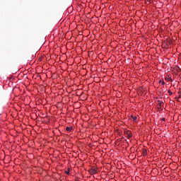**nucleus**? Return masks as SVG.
<instances>
[{
  "label": "nucleus",
  "mask_w": 181,
  "mask_h": 181,
  "mask_svg": "<svg viewBox=\"0 0 181 181\" xmlns=\"http://www.w3.org/2000/svg\"><path fill=\"white\" fill-rule=\"evenodd\" d=\"M147 154H148V151H146V149H144V150L143 151V156H146Z\"/></svg>",
  "instance_id": "nucleus-4"
},
{
  "label": "nucleus",
  "mask_w": 181,
  "mask_h": 181,
  "mask_svg": "<svg viewBox=\"0 0 181 181\" xmlns=\"http://www.w3.org/2000/svg\"><path fill=\"white\" fill-rule=\"evenodd\" d=\"M161 121H165V118H162V119H161Z\"/></svg>",
  "instance_id": "nucleus-11"
},
{
  "label": "nucleus",
  "mask_w": 181,
  "mask_h": 181,
  "mask_svg": "<svg viewBox=\"0 0 181 181\" xmlns=\"http://www.w3.org/2000/svg\"><path fill=\"white\" fill-rule=\"evenodd\" d=\"M90 175H95L97 173V168L95 167H92L89 170H88Z\"/></svg>",
  "instance_id": "nucleus-2"
},
{
  "label": "nucleus",
  "mask_w": 181,
  "mask_h": 181,
  "mask_svg": "<svg viewBox=\"0 0 181 181\" xmlns=\"http://www.w3.org/2000/svg\"><path fill=\"white\" fill-rule=\"evenodd\" d=\"M168 93L169 95H172L173 94V93H172V90H168Z\"/></svg>",
  "instance_id": "nucleus-8"
},
{
  "label": "nucleus",
  "mask_w": 181,
  "mask_h": 181,
  "mask_svg": "<svg viewBox=\"0 0 181 181\" xmlns=\"http://www.w3.org/2000/svg\"><path fill=\"white\" fill-rule=\"evenodd\" d=\"M161 84H162V86H163L165 84V81H162Z\"/></svg>",
  "instance_id": "nucleus-10"
},
{
  "label": "nucleus",
  "mask_w": 181,
  "mask_h": 181,
  "mask_svg": "<svg viewBox=\"0 0 181 181\" xmlns=\"http://www.w3.org/2000/svg\"><path fill=\"white\" fill-rule=\"evenodd\" d=\"M165 80H166L167 81H172V78H170V77L165 78Z\"/></svg>",
  "instance_id": "nucleus-7"
},
{
  "label": "nucleus",
  "mask_w": 181,
  "mask_h": 181,
  "mask_svg": "<svg viewBox=\"0 0 181 181\" xmlns=\"http://www.w3.org/2000/svg\"><path fill=\"white\" fill-rule=\"evenodd\" d=\"M158 104H159L160 107H162V105L163 104V102L159 101Z\"/></svg>",
  "instance_id": "nucleus-9"
},
{
  "label": "nucleus",
  "mask_w": 181,
  "mask_h": 181,
  "mask_svg": "<svg viewBox=\"0 0 181 181\" xmlns=\"http://www.w3.org/2000/svg\"><path fill=\"white\" fill-rule=\"evenodd\" d=\"M159 83H162V81H159Z\"/></svg>",
  "instance_id": "nucleus-12"
},
{
  "label": "nucleus",
  "mask_w": 181,
  "mask_h": 181,
  "mask_svg": "<svg viewBox=\"0 0 181 181\" xmlns=\"http://www.w3.org/2000/svg\"><path fill=\"white\" fill-rule=\"evenodd\" d=\"M124 136L129 139L130 138H132V132L129 130H125L124 132Z\"/></svg>",
  "instance_id": "nucleus-1"
},
{
  "label": "nucleus",
  "mask_w": 181,
  "mask_h": 181,
  "mask_svg": "<svg viewBox=\"0 0 181 181\" xmlns=\"http://www.w3.org/2000/svg\"><path fill=\"white\" fill-rule=\"evenodd\" d=\"M66 131H68V132H71L72 130H73V127H67L66 128Z\"/></svg>",
  "instance_id": "nucleus-3"
},
{
  "label": "nucleus",
  "mask_w": 181,
  "mask_h": 181,
  "mask_svg": "<svg viewBox=\"0 0 181 181\" xmlns=\"http://www.w3.org/2000/svg\"><path fill=\"white\" fill-rule=\"evenodd\" d=\"M132 117L133 118V121L134 122H136V116H132Z\"/></svg>",
  "instance_id": "nucleus-5"
},
{
  "label": "nucleus",
  "mask_w": 181,
  "mask_h": 181,
  "mask_svg": "<svg viewBox=\"0 0 181 181\" xmlns=\"http://www.w3.org/2000/svg\"><path fill=\"white\" fill-rule=\"evenodd\" d=\"M66 175H70V168H68V170L65 171Z\"/></svg>",
  "instance_id": "nucleus-6"
}]
</instances>
